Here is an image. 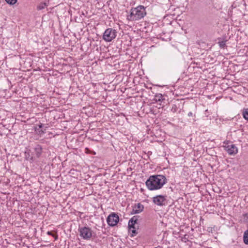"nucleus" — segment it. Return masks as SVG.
I'll list each match as a JSON object with an SVG mask.
<instances>
[{
	"label": "nucleus",
	"instance_id": "f03ea898",
	"mask_svg": "<svg viewBox=\"0 0 248 248\" xmlns=\"http://www.w3.org/2000/svg\"><path fill=\"white\" fill-rule=\"evenodd\" d=\"M146 15L145 8L142 5H140L131 8L130 14L127 16V19L129 21L138 20L143 18Z\"/></svg>",
	"mask_w": 248,
	"mask_h": 248
},
{
	"label": "nucleus",
	"instance_id": "ddd939ff",
	"mask_svg": "<svg viewBox=\"0 0 248 248\" xmlns=\"http://www.w3.org/2000/svg\"><path fill=\"white\" fill-rule=\"evenodd\" d=\"M243 241L245 244L248 245V230L246 231L244 233Z\"/></svg>",
	"mask_w": 248,
	"mask_h": 248
},
{
	"label": "nucleus",
	"instance_id": "aec40b11",
	"mask_svg": "<svg viewBox=\"0 0 248 248\" xmlns=\"http://www.w3.org/2000/svg\"><path fill=\"white\" fill-rule=\"evenodd\" d=\"M192 115H193V113H192V112H189L188 113V116L189 117L192 116Z\"/></svg>",
	"mask_w": 248,
	"mask_h": 248
},
{
	"label": "nucleus",
	"instance_id": "20e7f679",
	"mask_svg": "<svg viewBox=\"0 0 248 248\" xmlns=\"http://www.w3.org/2000/svg\"><path fill=\"white\" fill-rule=\"evenodd\" d=\"M117 35V31L112 28H108L105 30L103 35V39L106 42H110L115 39Z\"/></svg>",
	"mask_w": 248,
	"mask_h": 248
},
{
	"label": "nucleus",
	"instance_id": "423d86ee",
	"mask_svg": "<svg viewBox=\"0 0 248 248\" xmlns=\"http://www.w3.org/2000/svg\"><path fill=\"white\" fill-rule=\"evenodd\" d=\"M166 196L161 195H157L153 198L154 203L158 206H163L165 205L166 201Z\"/></svg>",
	"mask_w": 248,
	"mask_h": 248
},
{
	"label": "nucleus",
	"instance_id": "9d476101",
	"mask_svg": "<svg viewBox=\"0 0 248 248\" xmlns=\"http://www.w3.org/2000/svg\"><path fill=\"white\" fill-rule=\"evenodd\" d=\"M34 151L36 156L39 157L42 153V147L40 145L36 144L34 147Z\"/></svg>",
	"mask_w": 248,
	"mask_h": 248
},
{
	"label": "nucleus",
	"instance_id": "f3484780",
	"mask_svg": "<svg viewBox=\"0 0 248 248\" xmlns=\"http://www.w3.org/2000/svg\"><path fill=\"white\" fill-rule=\"evenodd\" d=\"M219 46L221 48H224L226 46V41H222L220 42H218V43Z\"/></svg>",
	"mask_w": 248,
	"mask_h": 248
},
{
	"label": "nucleus",
	"instance_id": "9b49d317",
	"mask_svg": "<svg viewBox=\"0 0 248 248\" xmlns=\"http://www.w3.org/2000/svg\"><path fill=\"white\" fill-rule=\"evenodd\" d=\"M48 5V3L46 2H40L37 6V9L38 10H42L45 9Z\"/></svg>",
	"mask_w": 248,
	"mask_h": 248
},
{
	"label": "nucleus",
	"instance_id": "0eeeda50",
	"mask_svg": "<svg viewBox=\"0 0 248 248\" xmlns=\"http://www.w3.org/2000/svg\"><path fill=\"white\" fill-rule=\"evenodd\" d=\"M140 217L139 216H133L129 221L128 222V227L129 229L131 230V231L133 233H137L136 231V227L135 225L137 223V221L138 220V218Z\"/></svg>",
	"mask_w": 248,
	"mask_h": 248
},
{
	"label": "nucleus",
	"instance_id": "a211bd4d",
	"mask_svg": "<svg viewBox=\"0 0 248 248\" xmlns=\"http://www.w3.org/2000/svg\"><path fill=\"white\" fill-rule=\"evenodd\" d=\"M5 1L7 3L10 5H13L16 2L17 0H5Z\"/></svg>",
	"mask_w": 248,
	"mask_h": 248
},
{
	"label": "nucleus",
	"instance_id": "dca6fc26",
	"mask_svg": "<svg viewBox=\"0 0 248 248\" xmlns=\"http://www.w3.org/2000/svg\"><path fill=\"white\" fill-rule=\"evenodd\" d=\"M178 109V107H177L176 104H172V105L171 108V112H172L173 113H175L177 111Z\"/></svg>",
	"mask_w": 248,
	"mask_h": 248
},
{
	"label": "nucleus",
	"instance_id": "f257e3e1",
	"mask_svg": "<svg viewBox=\"0 0 248 248\" xmlns=\"http://www.w3.org/2000/svg\"><path fill=\"white\" fill-rule=\"evenodd\" d=\"M166 177L163 175L150 176L146 182L147 188L150 190L159 189L167 183Z\"/></svg>",
	"mask_w": 248,
	"mask_h": 248
},
{
	"label": "nucleus",
	"instance_id": "6e6552de",
	"mask_svg": "<svg viewBox=\"0 0 248 248\" xmlns=\"http://www.w3.org/2000/svg\"><path fill=\"white\" fill-rule=\"evenodd\" d=\"M225 150L230 155H234L238 152V149L234 144L225 146Z\"/></svg>",
	"mask_w": 248,
	"mask_h": 248
},
{
	"label": "nucleus",
	"instance_id": "2eb2a0df",
	"mask_svg": "<svg viewBox=\"0 0 248 248\" xmlns=\"http://www.w3.org/2000/svg\"><path fill=\"white\" fill-rule=\"evenodd\" d=\"M43 125V124H42L40 123V124H38V125H37V127H38V128H37V127H36V128L35 130H36V131H38V132H39L40 134L45 133V131H44V130H39V129H40V128H42Z\"/></svg>",
	"mask_w": 248,
	"mask_h": 248
},
{
	"label": "nucleus",
	"instance_id": "7ed1b4c3",
	"mask_svg": "<svg viewBox=\"0 0 248 248\" xmlns=\"http://www.w3.org/2000/svg\"><path fill=\"white\" fill-rule=\"evenodd\" d=\"M78 232L80 237L86 240H89L96 235L95 233L89 227H79Z\"/></svg>",
	"mask_w": 248,
	"mask_h": 248
},
{
	"label": "nucleus",
	"instance_id": "f8f14e48",
	"mask_svg": "<svg viewBox=\"0 0 248 248\" xmlns=\"http://www.w3.org/2000/svg\"><path fill=\"white\" fill-rule=\"evenodd\" d=\"M242 115L244 118L248 121V108H244L242 110Z\"/></svg>",
	"mask_w": 248,
	"mask_h": 248
},
{
	"label": "nucleus",
	"instance_id": "1a4fd4ad",
	"mask_svg": "<svg viewBox=\"0 0 248 248\" xmlns=\"http://www.w3.org/2000/svg\"><path fill=\"white\" fill-rule=\"evenodd\" d=\"M144 209V206L140 203L135 204L133 206L132 210L131 212V214H139Z\"/></svg>",
	"mask_w": 248,
	"mask_h": 248
},
{
	"label": "nucleus",
	"instance_id": "6ab92c4d",
	"mask_svg": "<svg viewBox=\"0 0 248 248\" xmlns=\"http://www.w3.org/2000/svg\"><path fill=\"white\" fill-rule=\"evenodd\" d=\"M47 234L55 237V240L57 239V238H58V236L57 235L51 232H49V231L47 232Z\"/></svg>",
	"mask_w": 248,
	"mask_h": 248
},
{
	"label": "nucleus",
	"instance_id": "4468645a",
	"mask_svg": "<svg viewBox=\"0 0 248 248\" xmlns=\"http://www.w3.org/2000/svg\"><path fill=\"white\" fill-rule=\"evenodd\" d=\"M155 100L156 101L162 102L164 100V98L161 94H158L155 96Z\"/></svg>",
	"mask_w": 248,
	"mask_h": 248
},
{
	"label": "nucleus",
	"instance_id": "39448f33",
	"mask_svg": "<svg viewBox=\"0 0 248 248\" xmlns=\"http://www.w3.org/2000/svg\"><path fill=\"white\" fill-rule=\"evenodd\" d=\"M107 221L108 225L113 227L116 226L119 221V217L115 213H111L107 217Z\"/></svg>",
	"mask_w": 248,
	"mask_h": 248
}]
</instances>
